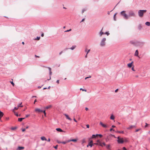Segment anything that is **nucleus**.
Instances as JSON below:
<instances>
[{
	"label": "nucleus",
	"mask_w": 150,
	"mask_h": 150,
	"mask_svg": "<svg viewBox=\"0 0 150 150\" xmlns=\"http://www.w3.org/2000/svg\"><path fill=\"white\" fill-rule=\"evenodd\" d=\"M4 115V114L2 112L0 111V120L1 118L3 117Z\"/></svg>",
	"instance_id": "nucleus-17"
},
{
	"label": "nucleus",
	"mask_w": 150,
	"mask_h": 150,
	"mask_svg": "<svg viewBox=\"0 0 150 150\" xmlns=\"http://www.w3.org/2000/svg\"><path fill=\"white\" fill-rule=\"evenodd\" d=\"M56 130L58 132H62V130L60 128H57L56 129Z\"/></svg>",
	"instance_id": "nucleus-20"
},
{
	"label": "nucleus",
	"mask_w": 150,
	"mask_h": 150,
	"mask_svg": "<svg viewBox=\"0 0 150 150\" xmlns=\"http://www.w3.org/2000/svg\"><path fill=\"white\" fill-rule=\"evenodd\" d=\"M106 38H104L102 39L100 43V45L101 47H104L105 45V41Z\"/></svg>",
	"instance_id": "nucleus-2"
},
{
	"label": "nucleus",
	"mask_w": 150,
	"mask_h": 150,
	"mask_svg": "<svg viewBox=\"0 0 150 150\" xmlns=\"http://www.w3.org/2000/svg\"><path fill=\"white\" fill-rule=\"evenodd\" d=\"M118 139L117 142L119 144H122L123 143L124 141L122 138H120L119 137H117Z\"/></svg>",
	"instance_id": "nucleus-6"
},
{
	"label": "nucleus",
	"mask_w": 150,
	"mask_h": 150,
	"mask_svg": "<svg viewBox=\"0 0 150 150\" xmlns=\"http://www.w3.org/2000/svg\"><path fill=\"white\" fill-rule=\"evenodd\" d=\"M142 28V26L141 24H139L138 26V28L140 30Z\"/></svg>",
	"instance_id": "nucleus-30"
},
{
	"label": "nucleus",
	"mask_w": 150,
	"mask_h": 150,
	"mask_svg": "<svg viewBox=\"0 0 150 150\" xmlns=\"http://www.w3.org/2000/svg\"><path fill=\"white\" fill-rule=\"evenodd\" d=\"M18 148L20 149H24V147L19 146L18 147Z\"/></svg>",
	"instance_id": "nucleus-45"
},
{
	"label": "nucleus",
	"mask_w": 150,
	"mask_h": 150,
	"mask_svg": "<svg viewBox=\"0 0 150 150\" xmlns=\"http://www.w3.org/2000/svg\"><path fill=\"white\" fill-rule=\"evenodd\" d=\"M57 83H59V80H57V82H56Z\"/></svg>",
	"instance_id": "nucleus-61"
},
{
	"label": "nucleus",
	"mask_w": 150,
	"mask_h": 150,
	"mask_svg": "<svg viewBox=\"0 0 150 150\" xmlns=\"http://www.w3.org/2000/svg\"><path fill=\"white\" fill-rule=\"evenodd\" d=\"M15 115L17 117L18 116H20V115H18V113L16 114Z\"/></svg>",
	"instance_id": "nucleus-60"
},
{
	"label": "nucleus",
	"mask_w": 150,
	"mask_h": 150,
	"mask_svg": "<svg viewBox=\"0 0 150 150\" xmlns=\"http://www.w3.org/2000/svg\"><path fill=\"white\" fill-rule=\"evenodd\" d=\"M104 34H106L107 36H108L109 35L110 33L109 32H106L104 33Z\"/></svg>",
	"instance_id": "nucleus-32"
},
{
	"label": "nucleus",
	"mask_w": 150,
	"mask_h": 150,
	"mask_svg": "<svg viewBox=\"0 0 150 150\" xmlns=\"http://www.w3.org/2000/svg\"><path fill=\"white\" fill-rule=\"evenodd\" d=\"M22 104V103H21V104L19 105H18L17 107H18H18H23V105H21Z\"/></svg>",
	"instance_id": "nucleus-39"
},
{
	"label": "nucleus",
	"mask_w": 150,
	"mask_h": 150,
	"mask_svg": "<svg viewBox=\"0 0 150 150\" xmlns=\"http://www.w3.org/2000/svg\"><path fill=\"white\" fill-rule=\"evenodd\" d=\"M48 68L49 69V71H51V68L50 67H48Z\"/></svg>",
	"instance_id": "nucleus-48"
},
{
	"label": "nucleus",
	"mask_w": 150,
	"mask_h": 150,
	"mask_svg": "<svg viewBox=\"0 0 150 150\" xmlns=\"http://www.w3.org/2000/svg\"><path fill=\"white\" fill-rule=\"evenodd\" d=\"M117 132L118 133H124V132L123 131H117Z\"/></svg>",
	"instance_id": "nucleus-36"
},
{
	"label": "nucleus",
	"mask_w": 150,
	"mask_h": 150,
	"mask_svg": "<svg viewBox=\"0 0 150 150\" xmlns=\"http://www.w3.org/2000/svg\"><path fill=\"white\" fill-rule=\"evenodd\" d=\"M51 107V106L50 105H49L48 106H46L45 107V108L46 109H48L50 108Z\"/></svg>",
	"instance_id": "nucleus-31"
},
{
	"label": "nucleus",
	"mask_w": 150,
	"mask_h": 150,
	"mask_svg": "<svg viewBox=\"0 0 150 150\" xmlns=\"http://www.w3.org/2000/svg\"><path fill=\"white\" fill-rule=\"evenodd\" d=\"M137 41L131 40L130 41V43L136 46Z\"/></svg>",
	"instance_id": "nucleus-7"
},
{
	"label": "nucleus",
	"mask_w": 150,
	"mask_h": 150,
	"mask_svg": "<svg viewBox=\"0 0 150 150\" xmlns=\"http://www.w3.org/2000/svg\"><path fill=\"white\" fill-rule=\"evenodd\" d=\"M52 71H50V76L51 75H52Z\"/></svg>",
	"instance_id": "nucleus-64"
},
{
	"label": "nucleus",
	"mask_w": 150,
	"mask_h": 150,
	"mask_svg": "<svg viewBox=\"0 0 150 150\" xmlns=\"http://www.w3.org/2000/svg\"><path fill=\"white\" fill-rule=\"evenodd\" d=\"M86 126L87 128H89V126L88 125H86Z\"/></svg>",
	"instance_id": "nucleus-55"
},
{
	"label": "nucleus",
	"mask_w": 150,
	"mask_h": 150,
	"mask_svg": "<svg viewBox=\"0 0 150 150\" xmlns=\"http://www.w3.org/2000/svg\"><path fill=\"white\" fill-rule=\"evenodd\" d=\"M97 142L98 143V145H99L100 146H102L103 147V145H102V143H101V142H100L99 141H97Z\"/></svg>",
	"instance_id": "nucleus-21"
},
{
	"label": "nucleus",
	"mask_w": 150,
	"mask_h": 150,
	"mask_svg": "<svg viewBox=\"0 0 150 150\" xmlns=\"http://www.w3.org/2000/svg\"><path fill=\"white\" fill-rule=\"evenodd\" d=\"M91 77V76H89L88 77H86L85 78V79H88V78H90Z\"/></svg>",
	"instance_id": "nucleus-42"
},
{
	"label": "nucleus",
	"mask_w": 150,
	"mask_h": 150,
	"mask_svg": "<svg viewBox=\"0 0 150 150\" xmlns=\"http://www.w3.org/2000/svg\"><path fill=\"white\" fill-rule=\"evenodd\" d=\"M35 111L36 112H43V110H40L39 108H36L35 109Z\"/></svg>",
	"instance_id": "nucleus-9"
},
{
	"label": "nucleus",
	"mask_w": 150,
	"mask_h": 150,
	"mask_svg": "<svg viewBox=\"0 0 150 150\" xmlns=\"http://www.w3.org/2000/svg\"><path fill=\"white\" fill-rule=\"evenodd\" d=\"M76 47V45H73L72 47L69 48L68 49H71L72 50H74Z\"/></svg>",
	"instance_id": "nucleus-13"
},
{
	"label": "nucleus",
	"mask_w": 150,
	"mask_h": 150,
	"mask_svg": "<svg viewBox=\"0 0 150 150\" xmlns=\"http://www.w3.org/2000/svg\"><path fill=\"white\" fill-rule=\"evenodd\" d=\"M133 62H132L131 63H129L127 65L130 68L132 66V63H133Z\"/></svg>",
	"instance_id": "nucleus-16"
},
{
	"label": "nucleus",
	"mask_w": 150,
	"mask_h": 150,
	"mask_svg": "<svg viewBox=\"0 0 150 150\" xmlns=\"http://www.w3.org/2000/svg\"><path fill=\"white\" fill-rule=\"evenodd\" d=\"M41 140H43H43L47 141V139L45 137H41Z\"/></svg>",
	"instance_id": "nucleus-18"
},
{
	"label": "nucleus",
	"mask_w": 150,
	"mask_h": 150,
	"mask_svg": "<svg viewBox=\"0 0 150 150\" xmlns=\"http://www.w3.org/2000/svg\"><path fill=\"white\" fill-rule=\"evenodd\" d=\"M18 107H15L14 108V109H15L17 110V109H18Z\"/></svg>",
	"instance_id": "nucleus-63"
},
{
	"label": "nucleus",
	"mask_w": 150,
	"mask_h": 150,
	"mask_svg": "<svg viewBox=\"0 0 150 150\" xmlns=\"http://www.w3.org/2000/svg\"><path fill=\"white\" fill-rule=\"evenodd\" d=\"M40 37H37V38H36L35 40H39L40 39Z\"/></svg>",
	"instance_id": "nucleus-34"
},
{
	"label": "nucleus",
	"mask_w": 150,
	"mask_h": 150,
	"mask_svg": "<svg viewBox=\"0 0 150 150\" xmlns=\"http://www.w3.org/2000/svg\"><path fill=\"white\" fill-rule=\"evenodd\" d=\"M144 44V43L143 42L137 41L136 46L142 47Z\"/></svg>",
	"instance_id": "nucleus-5"
},
{
	"label": "nucleus",
	"mask_w": 150,
	"mask_h": 150,
	"mask_svg": "<svg viewBox=\"0 0 150 150\" xmlns=\"http://www.w3.org/2000/svg\"><path fill=\"white\" fill-rule=\"evenodd\" d=\"M139 52L137 50L135 52L134 55L136 56L139 57L138 56Z\"/></svg>",
	"instance_id": "nucleus-14"
},
{
	"label": "nucleus",
	"mask_w": 150,
	"mask_h": 150,
	"mask_svg": "<svg viewBox=\"0 0 150 150\" xmlns=\"http://www.w3.org/2000/svg\"><path fill=\"white\" fill-rule=\"evenodd\" d=\"M93 145V144H90L89 143L88 144L87 146V147H88L89 146H90L91 147Z\"/></svg>",
	"instance_id": "nucleus-25"
},
{
	"label": "nucleus",
	"mask_w": 150,
	"mask_h": 150,
	"mask_svg": "<svg viewBox=\"0 0 150 150\" xmlns=\"http://www.w3.org/2000/svg\"><path fill=\"white\" fill-rule=\"evenodd\" d=\"M125 11H122L120 12L121 15L124 16V18L126 19H129V16L128 15L126 14L125 13Z\"/></svg>",
	"instance_id": "nucleus-3"
},
{
	"label": "nucleus",
	"mask_w": 150,
	"mask_h": 150,
	"mask_svg": "<svg viewBox=\"0 0 150 150\" xmlns=\"http://www.w3.org/2000/svg\"><path fill=\"white\" fill-rule=\"evenodd\" d=\"M90 50H87V49L86 48L85 49V52H86L87 54H88V53L90 52Z\"/></svg>",
	"instance_id": "nucleus-22"
},
{
	"label": "nucleus",
	"mask_w": 150,
	"mask_h": 150,
	"mask_svg": "<svg viewBox=\"0 0 150 150\" xmlns=\"http://www.w3.org/2000/svg\"><path fill=\"white\" fill-rule=\"evenodd\" d=\"M58 145H56V146H54L53 147H54V148H55V149H57V147H58Z\"/></svg>",
	"instance_id": "nucleus-37"
},
{
	"label": "nucleus",
	"mask_w": 150,
	"mask_h": 150,
	"mask_svg": "<svg viewBox=\"0 0 150 150\" xmlns=\"http://www.w3.org/2000/svg\"><path fill=\"white\" fill-rule=\"evenodd\" d=\"M98 135V134H96V135L95 134H93L92 136V137H91L92 138H96V137Z\"/></svg>",
	"instance_id": "nucleus-24"
},
{
	"label": "nucleus",
	"mask_w": 150,
	"mask_h": 150,
	"mask_svg": "<svg viewBox=\"0 0 150 150\" xmlns=\"http://www.w3.org/2000/svg\"><path fill=\"white\" fill-rule=\"evenodd\" d=\"M110 147V145H108L106 146V147L108 149H109Z\"/></svg>",
	"instance_id": "nucleus-38"
},
{
	"label": "nucleus",
	"mask_w": 150,
	"mask_h": 150,
	"mask_svg": "<svg viewBox=\"0 0 150 150\" xmlns=\"http://www.w3.org/2000/svg\"><path fill=\"white\" fill-rule=\"evenodd\" d=\"M117 14V13H115L114 14V20L115 21L116 20V19H115V16Z\"/></svg>",
	"instance_id": "nucleus-33"
},
{
	"label": "nucleus",
	"mask_w": 150,
	"mask_h": 150,
	"mask_svg": "<svg viewBox=\"0 0 150 150\" xmlns=\"http://www.w3.org/2000/svg\"><path fill=\"white\" fill-rule=\"evenodd\" d=\"M145 24L148 26H150V22H146L145 23Z\"/></svg>",
	"instance_id": "nucleus-26"
},
{
	"label": "nucleus",
	"mask_w": 150,
	"mask_h": 150,
	"mask_svg": "<svg viewBox=\"0 0 150 150\" xmlns=\"http://www.w3.org/2000/svg\"><path fill=\"white\" fill-rule=\"evenodd\" d=\"M57 142L59 144L62 143V142L58 140L57 141Z\"/></svg>",
	"instance_id": "nucleus-47"
},
{
	"label": "nucleus",
	"mask_w": 150,
	"mask_h": 150,
	"mask_svg": "<svg viewBox=\"0 0 150 150\" xmlns=\"http://www.w3.org/2000/svg\"><path fill=\"white\" fill-rule=\"evenodd\" d=\"M141 129H137L135 131V132H137L139 131V130H140Z\"/></svg>",
	"instance_id": "nucleus-44"
},
{
	"label": "nucleus",
	"mask_w": 150,
	"mask_h": 150,
	"mask_svg": "<svg viewBox=\"0 0 150 150\" xmlns=\"http://www.w3.org/2000/svg\"><path fill=\"white\" fill-rule=\"evenodd\" d=\"M22 132H24L25 130V129H22Z\"/></svg>",
	"instance_id": "nucleus-53"
},
{
	"label": "nucleus",
	"mask_w": 150,
	"mask_h": 150,
	"mask_svg": "<svg viewBox=\"0 0 150 150\" xmlns=\"http://www.w3.org/2000/svg\"><path fill=\"white\" fill-rule=\"evenodd\" d=\"M146 11V10H139L138 12V14L139 16L140 17H142L144 13Z\"/></svg>",
	"instance_id": "nucleus-1"
},
{
	"label": "nucleus",
	"mask_w": 150,
	"mask_h": 150,
	"mask_svg": "<svg viewBox=\"0 0 150 150\" xmlns=\"http://www.w3.org/2000/svg\"><path fill=\"white\" fill-rule=\"evenodd\" d=\"M136 126L135 125H131L130 127L127 128V129H131L133 128H134L136 127Z\"/></svg>",
	"instance_id": "nucleus-10"
},
{
	"label": "nucleus",
	"mask_w": 150,
	"mask_h": 150,
	"mask_svg": "<svg viewBox=\"0 0 150 150\" xmlns=\"http://www.w3.org/2000/svg\"><path fill=\"white\" fill-rule=\"evenodd\" d=\"M98 135H99L100 137H101L103 136L101 134H98Z\"/></svg>",
	"instance_id": "nucleus-50"
},
{
	"label": "nucleus",
	"mask_w": 150,
	"mask_h": 150,
	"mask_svg": "<svg viewBox=\"0 0 150 150\" xmlns=\"http://www.w3.org/2000/svg\"><path fill=\"white\" fill-rule=\"evenodd\" d=\"M93 141L92 140H91L90 141V142H89V143L90 144H93Z\"/></svg>",
	"instance_id": "nucleus-52"
},
{
	"label": "nucleus",
	"mask_w": 150,
	"mask_h": 150,
	"mask_svg": "<svg viewBox=\"0 0 150 150\" xmlns=\"http://www.w3.org/2000/svg\"><path fill=\"white\" fill-rule=\"evenodd\" d=\"M86 142V141L85 139H83L81 140V143L82 144H83L84 143Z\"/></svg>",
	"instance_id": "nucleus-19"
},
{
	"label": "nucleus",
	"mask_w": 150,
	"mask_h": 150,
	"mask_svg": "<svg viewBox=\"0 0 150 150\" xmlns=\"http://www.w3.org/2000/svg\"><path fill=\"white\" fill-rule=\"evenodd\" d=\"M63 52V51H61L60 52H59V55H60Z\"/></svg>",
	"instance_id": "nucleus-57"
},
{
	"label": "nucleus",
	"mask_w": 150,
	"mask_h": 150,
	"mask_svg": "<svg viewBox=\"0 0 150 150\" xmlns=\"http://www.w3.org/2000/svg\"><path fill=\"white\" fill-rule=\"evenodd\" d=\"M132 70L133 71H135V70L134 69L133 67H132Z\"/></svg>",
	"instance_id": "nucleus-54"
},
{
	"label": "nucleus",
	"mask_w": 150,
	"mask_h": 150,
	"mask_svg": "<svg viewBox=\"0 0 150 150\" xmlns=\"http://www.w3.org/2000/svg\"><path fill=\"white\" fill-rule=\"evenodd\" d=\"M128 16H129V18L131 17H135L136 15L133 11H129Z\"/></svg>",
	"instance_id": "nucleus-4"
},
{
	"label": "nucleus",
	"mask_w": 150,
	"mask_h": 150,
	"mask_svg": "<svg viewBox=\"0 0 150 150\" xmlns=\"http://www.w3.org/2000/svg\"><path fill=\"white\" fill-rule=\"evenodd\" d=\"M30 115V114L27 115H26V116H25V117H29Z\"/></svg>",
	"instance_id": "nucleus-51"
},
{
	"label": "nucleus",
	"mask_w": 150,
	"mask_h": 150,
	"mask_svg": "<svg viewBox=\"0 0 150 150\" xmlns=\"http://www.w3.org/2000/svg\"><path fill=\"white\" fill-rule=\"evenodd\" d=\"M123 150H127V149L126 148L124 147H123Z\"/></svg>",
	"instance_id": "nucleus-58"
},
{
	"label": "nucleus",
	"mask_w": 150,
	"mask_h": 150,
	"mask_svg": "<svg viewBox=\"0 0 150 150\" xmlns=\"http://www.w3.org/2000/svg\"><path fill=\"white\" fill-rule=\"evenodd\" d=\"M84 20H85V19L84 18H83L82 20L81 21L80 23L82 22L83 21H84Z\"/></svg>",
	"instance_id": "nucleus-56"
},
{
	"label": "nucleus",
	"mask_w": 150,
	"mask_h": 150,
	"mask_svg": "<svg viewBox=\"0 0 150 150\" xmlns=\"http://www.w3.org/2000/svg\"><path fill=\"white\" fill-rule=\"evenodd\" d=\"M149 125L146 123H145V125L144 127L145 128L147 127H148V126Z\"/></svg>",
	"instance_id": "nucleus-35"
},
{
	"label": "nucleus",
	"mask_w": 150,
	"mask_h": 150,
	"mask_svg": "<svg viewBox=\"0 0 150 150\" xmlns=\"http://www.w3.org/2000/svg\"><path fill=\"white\" fill-rule=\"evenodd\" d=\"M77 141V139H72L68 140V142H70L71 141H72L74 142H76Z\"/></svg>",
	"instance_id": "nucleus-15"
},
{
	"label": "nucleus",
	"mask_w": 150,
	"mask_h": 150,
	"mask_svg": "<svg viewBox=\"0 0 150 150\" xmlns=\"http://www.w3.org/2000/svg\"><path fill=\"white\" fill-rule=\"evenodd\" d=\"M100 125L102 126L104 128H106L108 127L106 125L103 124L101 122H100Z\"/></svg>",
	"instance_id": "nucleus-8"
},
{
	"label": "nucleus",
	"mask_w": 150,
	"mask_h": 150,
	"mask_svg": "<svg viewBox=\"0 0 150 150\" xmlns=\"http://www.w3.org/2000/svg\"><path fill=\"white\" fill-rule=\"evenodd\" d=\"M44 36V34L43 33H42L41 34V36L42 37H43Z\"/></svg>",
	"instance_id": "nucleus-59"
},
{
	"label": "nucleus",
	"mask_w": 150,
	"mask_h": 150,
	"mask_svg": "<svg viewBox=\"0 0 150 150\" xmlns=\"http://www.w3.org/2000/svg\"><path fill=\"white\" fill-rule=\"evenodd\" d=\"M25 118H20L18 119V121L19 122H21Z\"/></svg>",
	"instance_id": "nucleus-23"
},
{
	"label": "nucleus",
	"mask_w": 150,
	"mask_h": 150,
	"mask_svg": "<svg viewBox=\"0 0 150 150\" xmlns=\"http://www.w3.org/2000/svg\"><path fill=\"white\" fill-rule=\"evenodd\" d=\"M86 11V9H83L82 11V13H83L84 11Z\"/></svg>",
	"instance_id": "nucleus-43"
},
{
	"label": "nucleus",
	"mask_w": 150,
	"mask_h": 150,
	"mask_svg": "<svg viewBox=\"0 0 150 150\" xmlns=\"http://www.w3.org/2000/svg\"><path fill=\"white\" fill-rule=\"evenodd\" d=\"M99 36L101 37L104 34V33L102 31H100L99 33Z\"/></svg>",
	"instance_id": "nucleus-11"
},
{
	"label": "nucleus",
	"mask_w": 150,
	"mask_h": 150,
	"mask_svg": "<svg viewBox=\"0 0 150 150\" xmlns=\"http://www.w3.org/2000/svg\"><path fill=\"white\" fill-rule=\"evenodd\" d=\"M64 115L66 116V118L67 119L69 120H71V119L69 117V116L67 115L66 114H65Z\"/></svg>",
	"instance_id": "nucleus-12"
},
{
	"label": "nucleus",
	"mask_w": 150,
	"mask_h": 150,
	"mask_svg": "<svg viewBox=\"0 0 150 150\" xmlns=\"http://www.w3.org/2000/svg\"><path fill=\"white\" fill-rule=\"evenodd\" d=\"M10 82L11 83V84H12V85L13 86H14L15 84H14V83L13 82V81H10Z\"/></svg>",
	"instance_id": "nucleus-40"
},
{
	"label": "nucleus",
	"mask_w": 150,
	"mask_h": 150,
	"mask_svg": "<svg viewBox=\"0 0 150 150\" xmlns=\"http://www.w3.org/2000/svg\"><path fill=\"white\" fill-rule=\"evenodd\" d=\"M43 112L44 113V114H45V116H46V112H45V110H43V112Z\"/></svg>",
	"instance_id": "nucleus-46"
},
{
	"label": "nucleus",
	"mask_w": 150,
	"mask_h": 150,
	"mask_svg": "<svg viewBox=\"0 0 150 150\" xmlns=\"http://www.w3.org/2000/svg\"><path fill=\"white\" fill-rule=\"evenodd\" d=\"M17 128V127H12L11 128V129L12 130H15V129H16Z\"/></svg>",
	"instance_id": "nucleus-29"
},
{
	"label": "nucleus",
	"mask_w": 150,
	"mask_h": 150,
	"mask_svg": "<svg viewBox=\"0 0 150 150\" xmlns=\"http://www.w3.org/2000/svg\"><path fill=\"white\" fill-rule=\"evenodd\" d=\"M74 120L75 122H77V120L75 118L74 119Z\"/></svg>",
	"instance_id": "nucleus-62"
},
{
	"label": "nucleus",
	"mask_w": 150,
	"mask_h": 150,
	"mask_svg": "<svg viewBox=\"0 0 150 150\" xmlns=\"http://www.w3.org/2000/svg\"><path fill=\"white\" fill-rule=\"evenodd\" d=\"M80 90H82L83 91H86V90H85V89H82V88H80Z\"/></svg>",
	"instance_id": "nucleus-41"
},
{
	"label": "nucleus",
	"mask_w": 150,
	"mask_h": 150,
	"mask_svg": "<svg viewBox=\"0 0 150 150\" xmlns=\"http://www.w3.org/2000/svg\"><path fill=\"white\" fill-rule=\"evenodd\" d=\"M110 118L111 120H114V119H115V117H114V116L113 115H112L111 116Z\"/></svg>",
	"instance_id": "nucleus-28"
},
{
	"label": "nucleus",
	"mask_w": 150,
	"mask_h": 150,
	"mask_svg": "<svg viewBox=\"0 0 150 150\" xmlns=\"http://www.w3.org/2000/svg\"><path fill=\"white\" fill-rule=\"evenodd\" d=\"M71 29H70L69 30H67L66 31H65V32H69V31H70L71 30Z\"/></svg>",
	"instance_id": "nucleus-49"
},
{
	"label": "nucleus",
	"mask_w": 150,
	"mask_h": 150,
	"mask_svg": "<svg viewBox=\"0 0 150 150\" xmlns=\"http://www.w3.org/2000/svg\"><path fill=\"white\" fill-rule=\"evenodd\" d=\"M68 142H68V140H67L66 141H65V142H62V143L64 144H66L67 143H68Z\"/></svg>",
	"instance_id": "nucleus-27"
}]
</instances>
